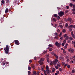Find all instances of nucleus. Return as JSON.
Listing matches in <instances>:
<instances>
[{
	"instance_id": "nucleus-1",
	"label": "nucleus",
	"mask_w": 75,
	"mask_h": 75,
	"mask_svg": "<svg viewBox=\"0 0 75 75\" xmlns=\"http://www.w3.org/2000/svg\"><path fill=\"white\" fill-rule=\"evenodd\" d=\"M8 47H9V46L8 45H6V47L4 49V50H5V53L6 54H7L9 53V50H10V48H9Z\"/></svg>"
},
{
	"instance_id": "nucleus-2",
	"label": "nucleus",
	"mask_w": 75,
	"mask_h": 75,
	"mask_svg": "<svg viewBox=\"0 0 75 75\" xmlns=\"http://www.w3.org/2000/svg\"><path fill=\"white\" fill-rule=\"evenodd\" d=\"M44 61V59L41 58L40 61H39L38 62L40 65H42L43 64V61Z\"/></svg>"
},
{
	"instance_id": "nucleus-3",
	"label": "nucleus",
	"mask_w": 75,
	"mask_h": 75,
	"mask_svg": "<svg viewBox=\"0 0 75 75\" xmlns=\"http://www.w3.org/2000/svg\"><path fill=\"white\" fill-rule=\"evenodd\" d=\"M58 14L60 16V17H62L64 15V12L61 11L58 13Z\"/></svg>"
},
{
	"instance_id": "nucleus-4",
	"label": "nucleus",
	"mask_w": 75,
	"mask_h": 75,
	"mask_svg": "<svg viewBox=\"0 0 75 75\" xmlns=\"http://www.w3.org/2000/svg\"><path fill=\"white\" fill-rule=\"evenodd\" d=\"M55 44L56 45V46H57V47H59L60 46V45H61V43H59L58 42H56V43H55Z\"/></svg>"
},
{
	"instance_id": "nucleus-5",
	"label": "nucleus",
	"mask_w": 75,
	"mask_h": 75,
	"mask_svg": "<svg viewBox=\"0 0 75 75\" xmlns=\"http://www.w3.org/2000/svg\"><path fill=\"white\" fill-rule=\"evenodd\" d=\"M4 59H2V64L3 66L5 64H6V65H7V64L6 63V61H4Z\"/></svg>"
},
{
	"instance_id": "nucleus-6",
	"label": "nucleus",
	"mask_w": 75,
	"mask_h": 75,
	"mask_svg": "<svg viewBox=\"0 0 75 75\" xmlns=\"http://www.w3.org/2000/svg\"><path fill=\"white\" fill-rule=\"evenodd\" d=\"M67 21H69V23H72V19L71 18H67Z\"/></svg>"
},
{
	"instance_id": "nucleus-7",
	"label": "nucleus",
	"mask_w": 75,
	"mask_h": 75,
	"mask_svg": "<svg viewBox=\"0 0 75 75\" xmlns=\"http://www.w3.org/2000/svg\"><path fill=\"white\" fill-rule=\"evenodd\" d=\"M15 43L16 45H19L20 44V43L19 42V41L16 40L15 41Z\"/></svg>"
},
{
	"instance_id": "nucleus-8",
	"label": "nucleus",
	"mask_w": 75,
	"mask_h": 75,
	"mask_svg": "<svg viewBox=\"0 0 75 75\" xmlns=\"http://www.w3.org/2000/svg\"><path fill=\"white\" fill-rule=\"evenodd\" d=\"M71 35H72V37L74 39L75 38V35L74 34L73 32H71Z\"/></svg>"
},
{
	"instance_id": "nucleus-9",
	"label": "nucleus",
	"mask_w": 75,
	"mask_h": 75,
	"mask_svg": "<svg viewBox=\"0 0 75 75\" xmlns=\"http://www.w3.org/2000/svg\"><path fill=\"white\" fill-rule=\"evenodd\" d=\"M8 12V8H6L5 10V13H6V14H7V13Z\"/></svg>"
},
{
	"instance_id": "nucleus-10",
	"label": "nucleus",
	"mask_w": 75,
	"mask_h": 75,
	"mask_svg": "<svg viewBox=\"0 0 75 75\" xmlns=\"http://www.w3.org/2000/svg\"><path fill=\"white\" fill-rule=\"evenodd\" d=\"M47 72H48V73H51V71L50 69L47 70H46Z\"/></svg>"
},
{
	"instance_id": "nucleus-11",
	"label": "nucleus",
	"mask_w": 75,
	"mask_h": 75,
	"mask_svg": "<svg viewBox=\"0 0 75 75\" xmlns=\"http://www.w3.org/2000/svg\"><path fill=\"white\" fill-rule=\"evenodd\" d=\"M54 56L55 57V58H56V59H58V56H57L56 54H54Z\"/></svg>"
},
{
	"instance_id": "nucleus-12",
	"label": "nucleus",
	"mask_w": 75,
	"mask_h": 75,
	"mask_svg": "<svg viewBox=\"0 0 75 75\" xmlns=\"http://www.w3.org/2000/svg\"><path fill=\"white\" fill-rule=\"evenodd\" d=\"M47 49L48 50H49V51H52V48H50V47H48L47 48Z\"/></svg>"
},
{
	"instance_id": "nucleus-13",
	"label": "nucleus",
	"mask_w": 75,
	"mask_h": 75,
	"mask_svg": "<svg viewBox=\"0 0 75 75\" xmlns=\"http://www.w3.org/2000/svg\"><path fill=\"white\" fill-rule=\"evenodd\" d=\"M68 28H73V25H71L69 26H68Z\"/></svg>"
},
{
	"instance_id": "nucleus-14",
	"label": "nucleus",
	"mask_w": 75,
	"mask_h": 75,
	"mask_svg": "<svg viewBox=\"0 0 75 75\" xmlns=\"http://www.w3.org/2000/svg\"><path fill=\"white\" fill-rule=\"evenodd\" d=\"M33 74H34V75H37V72L35 71H34L33 72Z\"/></svg>"
},
{
	"instance_id": "nucleus-15",
	"label": "nucleus",
	"mask_w": 75,
	"mask_h": 75,
	"mask_svg": "<svg viewBox=\"0 0 75 75\" xmlns=\"http://www.w3.org/2000/svg\"><path fill=\"white\" fill-rule=\"evenodd\" d=\"M68 24L67 23H66L65 24V27H68Z\"/></svg>"
},
{
	"instance_id": "nucleus-16",
	"label": "nucleus",
	"mask_w": 75,
	"mask_h": 75,
	"mask_svg": "<svg viewBox=\"0 0 75 75\" xmlns=\"http://www.w3.org/2000/svg\"><path fill=\"white\" fill-rule=\"evenodd\" d=\"M47 62H48L49 63L50 62V59L48 58H47Z\"/></svg>"
},
{
	"instance_id": "nucleus-17",
	"label": "nucleus",
	"mask_w": 75,
	"mask_h": 75,
	"mask_svg": "<svg viewBox=\"0 0 75 75\" xmlns=\"http://www.w3.org/2000/svg\"><path fill=\"white\" fill-rule=\"evenodd\" d=\"M31 67L32 68H35V66L34 65V64L32 65Z\"/></svg>"
},
{
	"instance_id": "nucleus-18",
	"label": "nucleus",
	"mask_w": 75,
	"mask_h": 75,
	"mask_svg": "<svg viewBox=\"0 0 75 75\" xmlns=\"http://www.w3.org/2000/svg\"><path fill=\"white\" fill-rule=\"evenodd\" d=\"M55 68H53L52 69V72H55Z\"/></svg>"
},
{
	"instance_id": "nucleus-19",
	"label": "nucleus",
	"mask_w": 75,
	"mask_h": 75,
	"mask_svg": "<svg viewBox=\"0 0 75 75\" xmlns=\"http://www.w3.org/2000/svg\"><path fill=\"white\" fill-rule=\"evenodd\" d=\"M53 20L54 21H55V22H56L57 21V19L55 18H53Z\"/></svg>"
},
{
	"instance_id": "nucleus-20",
	"label": "nucleus",
	"mask_w": 75,
	"mask_h": 75,
	"mask_svg": "<svg viewBox=\"0 0 75 75\" xmlns=\"http://www.w3.org/2000/svg\"><path fill=\"white\" fill-rule=\"evenodd\" d=\"M46 71H47V70L49 69V67H48L47 66H46Z\"/></svg>"
},
{
	"instance_id": "nucleus-21",
	"label": "nucleus",
	"mask_w": 75,
	"mask_h": 75,
	"mask_svg": "<svg viewBox=\"0 0 75 75\" xmlns=\"http://www.w3.org/2000/svg\"><path fill=\"white\" fill-rule=\"evenodd\" d=\"M69 6L70 7H72V6H73V4L71 3H70Z\"/></svg>"
},
{
	"instance_id": "nucleus-22",
	"label": "nucleus",
	"mask_w": 75,
	"mask_h": 75,
	"mask_svg": "<svg viewBox=\"0 0 75 75\" xmlns=\"http://www.w3.org/2000/svg\"><path fill=\"white\" fill-rule=\"evenodd\" d=\"M68 38H69V37L68 36H67L65 38V40H68Z\"/></svg>"
},
{
	"instance_id": "nucleus-23",
	"label": "nucleus",
	"mask_w": 75,
	"mask_h": 75,
	"mask_svg": "<svg viewBox=\"0 0 75 75\" xmlns=\"http://www.w3.org/2000/svg\"><path fill=\"white\" fill-rule=\"evenodd\" d=\"M54 17L57 18L58 17V15L57 14H54Z\"/></svg>"
},
{
	"instance_id": "nucleus-24",
	"label": "nucleus",
	"mask_w": 75,
	"mask_h": 75,
	"mask_svg": "<svg viewBox=\"0 0 75 75\" xmlns=\"http://www.w3.org/2000/svg\"><path fill=\"white\" fill-rule=\"evenodd\" d=\"M60 58L61 59H63V60H64V57L61 56L60 57Z\"/></svg>"
},
{
	"instance_id": "nucleus-25",
	"label": "nucleus",
	"mask_w": 75,
	"mask_h": 75,
	"mask_svg": "<svg viewBox=\"0 0 75 75\" xmlns=\"http://www.w3.org/2000/svg\"><path fill=\"white\" fill-rule=\"evenodd\" d=\"M49 47H52L53 46L52 45L49 44L48 45Z\"/></svg>"
},
{
	"instance_id": "nucleus-26",
	"label": "nucleus",
	"mask_w": 75,
	"mask_h": 75,
	"mask_svg": "<svg viewBox=\"0 0 75 75\" xmlns=\"http://www.w3.org/2000/svg\"><path fill=\"white\" fill-rule=\"evenodd\" d=\"M54 38H55L56 40H58V36H56L54 37Z\"/></svg>"
},
{
	"instance_id": "nucleus-27",
	"label": "nucleus",
	"mask_w": 75,
	"mask_h": 75,
	"mask_svg": "<svg viewBox=\"0 0 75 75\" xmlns=\"http://www.w3.org/2000/svg\"><path fill=\"white\" fill-rule=\"evenodd\" d=\"M55 35H56V36H58V33H57L56 32L55 33H54Z\"/></svg>"
},
{
	"instance_id": "nucleus-28",
	"label": "nucleus",
	"mask_w": 75,
	"mask_h": 75,
	"mask_svg": "<svg viewBox=\"0 0 75 75\" xmlns=\"http://www.w3.org/2000/svg\"><path fill=\"white\" fill-rule=\"evenodd\" d=\"M63 33H65L66 32V30L65 29H64L62 30Z\"/></svg>"
},
{
	"instance_id": "nucleus-29",
	"label": "nucleus",
	"mask_w": 75,
	"mask_h": 75,
	"mask_svg": "<svg viewBox=\"0 0 75 75\" xmlns=\"http://www.w3.org/2000/svg\"><path fill=\"white\" fill-rule=\"evenodd\" d=\"M67 34H64V38H65L66 37H67L68 36H67Z\"/></svg>"
},
{
	"instance_id": "nucleus-30",
	"label": "nucleus",
	"mask_w": 75,
	"mask_h": 75,
	"mask_svg": "<svg viewBox=\"0 0 75 75\" xmlns=\"http://www.w3.org/2000/svg\"><path fill=\"white\" fill-rule=\"evenodd\" d=\"M53 64L54 65H56V64H57V62H55L54 61H53Z\"/></svg>"
},
{
	"instance_id": "nucleus-31",
	"label": "nucleus",
	"mask_w": 75,
	"mask_h": 75,
	"mask_svg": "<svg viewBox=\"0 0 75 75\" xmlns=\"http://www.w3.org/2000/svg\"><path fill=\"white\" fill-rule=\"evenodd\" d=\"M44 73L45 74V75H47V72H46V71L45 70L44 71Z\"/></svg>"
},
{
	"instance_id": "nucleus-32",
	"label": "nucleus",
	"mask_w": 75,
	"mask_h": 75,
	"mask_svg": "<svg viewBox=\"0 0 75 75\" xmlns=\"http://www.w3.org/2000/svg\"><path fill=\"white\" fill-rule=\"evenodd\" d=\"M63 37H64V35H63L60 38V39L61 40H63Z\"/></svg>"
},
{
	"instance_id": "nucleus-33",
	"label": "nucleus",
	"mask_w": 75,
	"mask_h": 75,
	"mask_svg": "<svg viewBox=\"0 0 75 75\" xmlns=\"http://www.w3.org/2000/svg\"><path fill=\"white\" fill-rule=\"evenodd\" d=\"M59 70L60 71H61V72H62V69H61V68H59Z\"/></svg>"
},
{
	"instance_id": "nucleus-34",
	"label": "nucleus",
	"mask_w": 75,
	"mask_h": 75,
	"mask_svg": "<svg viewBox=\"0 0 75 75\" xmlns=\"http://www.w3.org/2000/svg\"><path fill=\"white\" fill-rule=\"evenodd\" d=\"M59 36V37H61V36H62V32L60 33Z\"/></svg>"
},
{
	"instance_id": "nucleus-35",
	"label": "nucleus",
	"mask_w": 75,
	"mask_h": 75,
	"mask_svg": "<svg viewBox=\"0 0 75 75\" xmlns=\"http://www.w3.org/2000/svg\"><path fill=\"white\" fill-rule=\"evenodd\" d=\"M53 64V63H52V62H51L50 63V65H52Z\"/></svg>"
},
{
	"instance_id": "nucleus-36",
	"label": "nucleus",
	"mask_w": 75,
	"mask_h": 75,
	"mask_svg": "<svg viewBox=\"0 0 75 75\" xmlns=\"http://www.w3.org/2000/svg\"><path fill=\"white\" fill-rule=\"evenodd\" d=\"M31 68L30 67H28V70H31Z\"/></svg>"
},
{
	"instance_id": "nucleus-37",
	"label": "nucleus",
	"mask_w": 75,
	"mask_h": 75,
	"mask_svg": "<svg viewBox=\"0 0 75 75\" xmlns=\"http://www.w3.org/2000/svg\"><path fill=\"white\" fill-rule=\"evenodd\" d=\"M57 20H59L60 19V17L59 16H57Z\"/></svg>"
},
{
	"instance_id": "nucleus-38",
	"label": "nucleus",
	"mask_w": 75,
	"mask_h": 75,
	"mask_svg": "<svg viewBox=\"0 0 75 75\" xmlns=\"http://www.w3.org/2000/svg\"><path fill=\"white\" fill-rule=\"evenodd\" d=\"M69 28V31H72V28Z\"/></svg>"
},
{
	"instance_id": "nucleus-39",
	"label": "nucleus",
	"mask_w": 75,
	"mask_h": 75,
	"mask_svg": "<svg viewBox=\"0 0 75 75\" xmlns=\"http://www.w3.org/2000/svg\"><path fill=\"white\" fill-rule=\"evenodd\" d=\"M1 3H2V4H4V0H2L1 1Z\"/></svg>"
},
{
	"instance_id": "nucleus-40",
	"label": "nucleus",
	"mask_w": 75,
	"mask_h": 75,
	"mask_svg": "<svg viewBox=\"0 0 75 75\" xmlns=\"http://www.w3.org/2000/svg\"><path fill=\"white\" fill-rule=\"evenodd\" d=\"M56 72L57 74V75H58V74H59V71H57Z\"/></svg>"
},
{
	"instance_id": "nucleus-41",
	"label": "nucleus",
	"mask_w": 75,
	"mask_h": 75,
	"mask_svg": "<svg viewBox=\"0 0 75 75\" xmlns=\"http://www.w3.org/2000/svg\"><path fill=\"white\" fill-rule=\"evenodd\" d=\"M65 45V43H62V46H64Z\"/></svg>"
},
{
	"instance_id": "nucleus-42",
	"label": "nucleus",
	"mask_w": 75,
	"mask_h": 75,
	"mask_svg": "<svg viewBox=\"0 0 75 75\" xmlns=\"http://www.w3.org/2000/svg\"><path fill=\"white\" fill-rule=\"evenodd\" d=\"M65 63L64 62H62V65H65Z\"/></svg>"
},
{
	"instance_id": "nucleus-43",
	"label": "nucleus",
	"mask_w": 75,
	"mask_h": 75,
	"mask_svg": "<svg viewBox=\"0 0 75 75\" xmlns=\"http://www.w3.org/2000/svg\"><path fill=\"white\" fill-rule=\"evenodd\" d=\"M31 74V72L30 71H28V74L29 75V74Z\"/></svg>"
},
{
	"instance_id": "nucleus-44",
	"label": "nucleus",
	"mask_w": 75,
	"mask_h": 75,
	"mask_svg": "<svg viewBox=\"0 0 75 75\" xmlns=\"http://www.w3.org/2000/svg\"><path fill=\"white\" fill-rule=\"evenodd\" d=\"M55 68H56V69H58V67L57 66H55Z\"/></svg>"
},
{
	"instance_id": "nucleus-45",
	"label": "nucleus",
	"mask_w": 75,
	"mask_h": 75,
	"mask_svg": "<svg viewBox=\"0 0 75 75\" xmlns=\"http://www.w3.org/2000/svg\"><path fill=\"white\" fill-rule=\"evenodd\" d=\"M67 68H70V65H67Z\"/></svg>"
},
{
	"instance_id": "nucleus-46",
	"label": "nucleus",
	"mask_w": 75,
	"mask_h": 75,
	"mask_svg": "<svg viewBox=\"0 0 75 75\" xmlns=\"http://www.w3.org/2000/svg\"><path fill=\"white\" fill-rule=\"evenodd\" d=\"M72 11H75V8H73L72 9Z\"/></svg>"
},
{
	"instance_id": "nucleus-47",
	"label": "nucleus",
	"mask_w": 75,
	"mask_h": 75,
	"mask_svg": "<svg viewBox=\"0 0 75 75\" xmlns=\"http://www.w3.org/2000/svg\"><path fill=\"white\" fill-rule=\"evenodd\" d=\"M47 51H45L43 52V53L44 54H46V53H47Z\"/></svg>"
},
{
	"instance_id": "nucleus-48",
	"label": "nucleus",
	"mask_w": 75,
	"mask_h": 75,
	"mask_svg": "<svg viewBox=\"0 0 75 75\" xmlns=\"http://www.w3.org/2000/svg\"><path fill=\"white\" fill-rule=\"evenodd\" d=\"M68 51H69V52H71V51L72 52V50H71V49H68Z\"/></svg>"
},
{
	"instance_id": "nucleus-49",
	"label": "nucleus",
	"mask_w": 75,
	"mask_h": 75,
	"mask_svg": "<svg viewBox=\"0 0 75 75\" xmlns=\"http://www.w3.org/2000/svg\"><path fill=\"white\" fill-rule=\"evenodd\" d=\"M42 71H43V72H44V68H42L41 69Z\"/></svg>"
},
{
	"instance_id": "nucleus-50",
	"label": "nucleus",
	"mask_w": 75,
	"mask_h": 75,
	"mask_svg": "<svg viewBox=\"0 0 75 75\" xmlns=\"http://www.w3.org/2000/svg\"><path fill=\"white\" fill-rule=\"evenodd\" d=\"M67 48V46L65 45L64 47V49H66Z\"/></svg>"
},
{
	"instance_id": "nucleus-51",
	"label": "nucleus",
	"mask_w": 75,
	"mask_h": 75,
	"mask_svg": "<svg viewBox=\"0 0 75 75\" xmlns=\"http://www.w3.org/2000/svg\"><path fill=\"white\" fill-rule=\"evenodd\" d=\"M72 38L71 37H69V40H72Z\"/></svg>"
},
{
	"instance_id": "nucleus-52",
	"label": "nucleus",
	"mask_w": 75,
	"mask_h": 75,
	"mask_svg": "<svg viewBox=\"0 0 75 75\" xmlns=\"http://www.w3.org/2000/svg\"><path fill=\"white\" fill-rule=\"evenodd\" d=\"M67 42L68 43H71V41H70L69 40H68Z\"/></svg>"
},
{
	"instance_id": "nucleus-53",
	"label": "nucleus",
	"mask_w": 75,
	"mask_h": 75,
	"mask_svg": "<svg viewBox=\"0 0 75 75\" xmlns=\"http://www.w3.org/2000/svg\"><path fill=\"white\" fill-rule=\"evenodd\" d=\"M66 8L67 9H68V8H69V7L68 6H66Z\"/></svg>"
},
{
	"instance_id": "nucleus-54",
	"label": "nucleus",
	"mask_w": 75,
	"mask_h": 75,
	"mask_svg": "<svg viewBox=\"0 0 75 75\" xmlns=\"http://www.w3.org/2000/svg\"><path fill=\"white\" fill-rule=\"evenodd\" d=\"M67 41H66V40H64L63 41V42L64 43H66Z\"/></svg>"
},
{
	"instance_id": "nucleus-55",
	"label": "nucleus",
	"mask_w": 75,
	"mask_h": 75,
	"mask_svg": "<svg viewBox=\"0 0 75 75\" xmlns=\"http://www.w3.org/2000/svg\"><path fill=\"white\" fill-rule=\"evenodd\" d=\"M40 72L39 71H38L37 73V75H39V73Z\"/></svg>"
},
{
	"instance_id": "nucleus-56",
	"label": "nucleus",
	"mask_w": 75,
	"mask_h": 75,
	"mask_svg": "<svg viewBox=\"0 0 75 75\" xmlns=\"http://www.w3.org/2000/svg\"><path fill=\"white\" fill-rule=\"evenodd\" d=\"M73 8H75V4H73Z\"/></svg>"
},
{
	"instance_id": "nucleus-57",
	"label": "nucleus",
	"mask_w": 75,
	"mask_h": 75,
	"mask_svg": "<svg viewBox=\"0 0 75 75\" xmlns=\"http://www.w3.org/2000/svg\"><path fill=\"white\" fill-rule=\"evenodd\" d=\"M55 61V62H58V59H56L55 60V61Z\"/></svg>"
},
{
	"instance_id": "nucleus-58",
	"label": "nucleus",
	"mask_w": 75,
	"mask_h": 75,
	"mask_svg": "<svg viewBox=\"0 0 75 75\" xmlns=\"http://www.w3.org/2000/svg\"><path fill=\"white\" fill-rule=\"evenodd\" d=\"M64 21H67V18H65L64 19Z\"/></svg>"
},
{
	"instance_id": "nucleus-59",
	"label": "nucleus",
	"mask_w": 75,
	"mask_h": 75,
	"mask_svg": "<svg viewBox=\"0 0 75 75\" xmlns=\"http://www.w3.org/2000/svg\"><path fill=\"white\" fill-rule=\"evenodd\" d=\"M75 72V70H72V73H74V72Z\"/></svg>"
},
{
	"instance_id": "nucleus-60",
	"label": "nucleus",
	"mask_w": 75,
	"mask_h": 75,
	"mask_svg": "<svg viewBox=\"0 0 75 75\" xmlns=\"http://www.w3.org/2000/svg\"><path fill=\"white\" fill-rule=\"evenodd\" d=\"M57 32H58V33H59V31H60V30H59V29H58L57 30Z\"/></svg>"
},
{
	"instance_id": "nucleus-61",
	"label": "nucleus",
	"mask_w": 75,
	"mask_h": 75,
	"mask_svg": "<svg viewBox=\"0 0 75 75\" xmlns=\"http://www.w3.org/2000/svg\"><path fill=\"white\" fill-rule=\"evenodd\" d=\"M51 54H53L54 55V54H54V52H51Z\"/></svg>"
},
{
	"instance_id": "nucleus-62",
	"label": "nucleus",
	"mask_w": 75,
	"mask_h": 75,
	"mask_svg": "<svg viewBox=\"0 0 75 75\" xmlns=\"http://www.w3.org/2000/svg\"><path fill=\"white\" fill-rule=\"evenodd\" d=\"M57 66H58V67H61V66L59 64H57Z\"/></svg>"
},
{
	"instance_id": "nucleus-63",
	"label": "nucleus",
	"mask_w": 75,
	"mask_h": 75,
	"mask_svg": "<svg viewBox=\"0 0 75 75\" xmlns=\"http://www.w3.org/2000/svg\"><path fill=\"white\" fill-rule=\"evenodd\" d=\"M66 58H67V59H68V57L67 56H66Z\"/></svg>"
},
{
	"instance_id": "nucleus-64",
	"label": "nucleus",
	"mask_w": 75,
	"mask_h": 75,
	"mask_svg": "<svg viewBox=\"0 0 75 75\" xmlns=\"http://www.w3.org/2000/svg\"><path fill=\"white\" fill-rule=\"evenodd\" d=\"M73 44L75 45V42H73V43H72Z\"/></svg>"
}]
</instances>
